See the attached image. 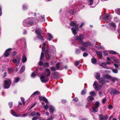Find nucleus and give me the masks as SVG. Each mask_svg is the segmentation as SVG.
Masks as SVG:
<instances>
[{"mask_svg":"<svg viewBox=\"0 0 120 120\" xmlns=\"http://www.w3.org/2000/svg\"><path fill=\"white\" fill-rule=\"evenodd\" d=\"M34 22V19L32 17H29L25 19L23 22V25L25 26L29 27L32 25Z\"/></svg>","mask_w":120,"mask_h":120,"instance_id":"1","label":"nucleus"},{"mask_svg":"<svg viewBox=\"0 0 120 120\" xmlns=\"http://www.w3.org/2000/svg\"><path fill=\"white\" fill-rule=\"evenodd\" d=\"M76 23V22L72 21L70 23V24L71 26L75 27V29L73 27L71 28L73 34L75 35L77 34V32L79 30L78 28V25Z\"/></svg>","mask_w":120,"mask_h":120,"instance_id":"2","label":"nucleus"},{"mask_svg":"<svg viewBox=\"0 0 120 120\" xmlns=\"http://www.w3.org/2000/svg\"><path fill=\"white\" fill-rule=\"evenodd\" d=\"M43 31L41 28H36L35 30V32L37 34V37L38 39H40L42 41H43L44 40V37L41 34V33Z\"/></svg>","mask_w":120,"mask_h":120,"instance_id":"3","label":"nucleus"},{"mask_svg":"<svg viewBox=\"0 0 120 120\" xmlns=\"http://www.w3.org/2000/svg\"><path fill=\"white\" fill-rule=\"evenodd\" d=\"M40 79L41 82L43 83H46L49 80L48 77L44 75H41Z\"/></svg>","mask_w":120,"mask_h":120,"instance_id":"4","label":"nucleus"},{"mask_svg":"<svg viewBox=\"0 0 120 120\" xmlns=\"http://www.w3.org/2000/svg\"><path fill=\"white\" fill-rule=\"evenodd\" d=\"M100 75L99 73H97L95 75V77L97 79L99 80V82L101 83L102 85L106 83L107 82L105 80V79L100 78Z\"/></svg>","mask_w":120,"mask_h":120,"instance_id":"5","label":"nucleus"},{"mask_svg":"<svg viewBox=\"0 0 120 120\" xmlns=\"http://www.w3.org/2000/svg\"><path fill=\"white\" fill-rule=\"evenodd\" d=\"M11 82L9 79H8L4 81V86L5 89H7L9 87Z\"/></svg>","mask_w":120,"mask_h":120,"instance_id":"6","label":"nucleus"},{"mask_svg":"<svg viewBox=\"0 0 120 120\" xmlns=\"http://www.w3.org/2000/svg\"><path fill=\"white\" fill-rule=\"evenodd\" d=\"M20 58V56L18 55L17 56L16 59H12V61L15 64L16 63L17 66H18L19 64Z\"/></svg>","mask_w":120,"mask_h":120,"instance_id":"7","label":"nucleus"},{"mask_svg":"<svg viewBox=\"0 0 120 120\" xmlns=\"http://www.w3.org/2000/svg\"><path fill=\"white\" fill-rule=\"evenodd\" d=\"M84 37V35H83L81 34L79 36H77L75 37L74 38L75 39L79 41L80 43L81 41H82Z\"/></svg>","mask_w":120,"mask_h":120,"instance_id":"8","label":"nucleus"},{"mask_svg":"<svg viewBox=\"0 0 120 120\" xmlns=\"http://www.w3.org/2000/svg\"><path fill=\"white\" fill-rule=\"evenodd\" d=\"M93 85L94 88L97 90H98L101 88V86L100 85L98 86L96 81H95Z\"/></svg>","mask_w":120,"mask_h":120,"instance_id":"9","label":"nucleus"},{"mask_svg":"<svg viewBox=\"0 0 120 120\" xmlns=\"http://www.w3.org/2000/svg\"><path fill=\"white\" fill-rule=\"evenodd\" d=\"M80 44L85 47H87L88 46H91L92 45L91 43L88 41H86L85 42H84L83 41H81L80 42Z\"/></svg>","mask_w":120,"mask_h":120,"instance_id":"10","label":"nucleus"},{"mask_svg":"<svg viewBox=\"0 0 120 120\" xmlns=\"http://www.w3.org/2000/svg\"><path fill=\"white\" fill-rule=\"evenodd\" d=\"M12 49L11 48H9L7 50L5 51L4 55L5 57H7L9 54L10 53V51Z\"/></svg>","mask_w":120,"mask_h":120,"instance_id":"11","label":"nucleus"},{"mask_svg":"<svg viewBox=\"0 0 120 120\" xmlns=\"http://www.w3.org/2000/svg\"><path fill=\"white\" fill-rule=\"evenodd\" d=\"M45 70V73L43 75L48 77L50 75V71L48 68H46Z\"/></svg>","mask_w":120,"mask_h":120,"instance_id":"12","label":"nucleus"},{"mask_svg":"<svg viewBox=\"0 0 120 120\" xmlns=\"http://www.w3.org/2000/svg\"><path fill=\"white\" fill-rule=\"evenodd\" d=\"M109 16L110 15H106L104 16H101L100 17V19L101 20L103 17L105 20H110V19H109Z\"/></svg>","mask_w":120,"mask_h":120,"instance_id":"13","label":"nucleus"},{"mask_svg":"<svg viewBox=\"0 0 120 120\" xmlns=\"http://www.w3.org/2000/svg\"><path fill=\"white\" fill-rule=\"evenodd\" d=\"M99 116L100 120H106L108 118V117L106 115L104 116L101 115H100Z\"/></svg>","mask_w":120,"mask_h":120,"instance_id":"14","label":"nucleus"},{"mask_svg":"<svg viewBox=\"0 0 120 120\" xmlns=\"http://www.w3.org/2000/svg\"><path fill=\"white\" fill-rule=\"evenodd\" d=\"M113 60L116 63H114V65L115 67V68H116L119 67V63H120V62L118 60L115 59H113Z\"/></svg>","mask_w":120,"mask_h":120,"instance_id":"15","label":"nucleus"},{"mask_svg":"<svg viewBox=\"0 0 120 120\" xmlns=\"http://www.w3.org/2000/svg\"><path fill=\"white\" fill-rule=\"evenodd\" d=\"M55 110V109L54 107L52 105H50L49 106V112L50 114L52 115L53 112Z\"/></svg>","mask_w":120,"mask_h":120,"instance_id":"16","label":"nucleus"},{"mask_svg":"<svg viewBox=\"0 0 120 120\" xmlns=\"http://www.w3.org/2000/svg\"><path fill=\"white\" fill-rule=\"evenodd\" d=\"M11 112L12 115L14 116L18 117L20 116L21 115L17 114L15 112L13 109H11Z\"/></svg>","mask_w":120,"mask_h":120,"instance_id":"17","label":"nucleus"},{"mask_svg":"<svg viewBox=\"0 0 120 120\" xmlns=\"http://www.w3.org/2000/svg\"><path fill=\"white\" fill-rule=\"evenodd\" d=\"M47 39L49 41H50L53 38V37L52 35L49 33H47Z\"/></svg>","mask_w":120,"mask_h":120,"instance_id":"18","label":"nucleus"},{"mask_svg":"<svg viewBox=\"0 0 120 120\" xmlns=\"http://www.w3.org/2000/svg\"><path fill=\"white\" fill-rule=\"evenodd\" d=\"M50 50H51V52L53 53H55L56 52V49L53 45L50 46Z\"/></svg>","mask_w":120,"mask_h":120,"instance_id":"19","label":"nucleus"},{"mask_svg":"<svg viewBox=\"0 0 120 120\" xmlns=\"http://www.w3.org/2000/svg\"><path fill=\"white\" fill-rule=\"evenodd\" d=\"M45 53L46 58L48 59H49L50 58V56L49 54L48 51L47 50H46L45 51Z\"/></svg>","mask_w":120,"mask_h":120,"instance_id":"20","label":"nucleus"},{"mask_svg":"<svg viewBox=\"0 0 120 120\" xmlns=\"http://www.w3.org/2000/svg\"><path fill=\"white\" fill-rule=\"evenodd\" d=\"M39 99L40 101H43L46 103H48V102L47 100L45 98V97L42 96L40 97Z\"/></svg>","mask_w":120,"mask_h":120,"instance_id":"21","label":"nucleus"},{"mask_svg":"<svg viewBox=\"0 0 120 120\" xmlns=\"http://www.w3.org/2000/svg\"><path fill=\"white\" fill-rule=\"evenodd\" d=\"M97 54L99 56L100 58H102V57L101 52L98 51L96 52Z\"/></svg>","mask_w":120,"mask_h":120,"instance_id":"22","label":"nucleus"},{"mask_svg":"<svg viewBox=\"0 0 120 120\" xmlns=\"http://www.w3.org/2000/svg\"><path fill=\"white\" fill-rule=\"evenodd\" d=\"M96 47L97 49H104V47L102 46L101 47L100 45L99 44H96Z\"/></svg>","mask_w":120,"mask_h":120,"instance_id":"23","label":"nucleus"},{"mask_svg":"<svg viewBox=\"0 0 120 120\" xmlns=\"http://www.w3.org/2000/svg\"><path fill=\"white\" fill-rule=\"evenodd\" d=\"M106 64L105 63H103L101 64V66L104 68L106 69H109V68L106 66Z\"/></svg>","mask_w":120,"mask_h":120,"instance_id":"24","label":"nucleus"},{"mask_svg":"<svg viewBox=\"0 0 120 120\" xmlns=\"http://www.w3.org/2000/svg\"><path fill=\"white\" fill-rule=\"evenodd\" d=\"M19 80V78L18 77L15 78L13 81L14 83H17L18 82Z\"/></svg>","mask_w":120,"mask_h":120,"instance_id":"25","label":"nucleus"},{"mask_svg":"<svg viewBox=\"0 0 120 120\" xmlns=\"http://www.w3.org/2000/svg\"><path fill=\"white\" fill-rule=\"evenodd\" d=\"M26 60L27 58L26 57L25 55H23L22 57V62L23 63H24L26 62Z\"/></svg>","mask_w":120,"mask_h":120,"instance_id":"26","label":"nucleus"},{"mask_svg":"<svg viewBox=\"0 0 120 120\" xmlns=\"http://www.w3.org/2000/svg\"><path fill=\"white\" fill-rule=\"evenodd\" d=\"M25 69V66H22L20 69V71L19 72V73L21 74L23 73Z\"/></svg>","mask_w":120,"mask_h":120,"instance_id":"27","label":"nucleus"},{"mask_svg":"<svg viewBox=\"0 0 120 120\" xmlns=\"http://www.w3.org/2000/svg\"><path fill=\"white\" fill-rule=\"evenodd\" d=\"M111 93H112L114 94H117L119 93V92L116 90H113L111 91Z\"/></svg>","mask_w":120,"mask_h":120,"instance_id":"28","label":"nucleus"},{"mask_svg":"<svg viewBox=\"0 0 120 120\" xmlns=\"http://www.w3.org/2000/svg\"><path fill=\"white\" fill-rule=\"evenodd\" d=\"M60 63H57L56 65V69L59 70H60L61 69V68L60 67Z\"/></svg>","mask_w":120,"mask_h":120,"instance_id":"29","label":"nucleus"},{"mask_svg":"<svg viewBox=\"0 0 120 120\" xmlns=\"http://www.w3.org/2000/svg\"><path fill=\"white\" fill-rule=\"evenodd\" d=\"M39 94V92L38 91H36L34 92L31 95L32 96H35L37 94Z\"/></svg>","mask_w":120,"mask_h":120,"instance_id":"30","label":"nucleus"},{"mask_svg":"<svg viewBox=\"0 0 120 120\" xmlns=\"http://www.w3.org/2000/svg\"><path fill=\"white\" fill-rule=\"evenodd\" d=\"M53 75L55 79H56L58 78L59 76L57 73L54 72L53 73Z\"/></svg>","mask_w":120,"mask_h":120,"instance_id":"31","label":"nucleus"},{"mask_svg":"<svg viewBox=\"0 0 120 120\" xmlns=\"http://www.w3.org/2000/svg\"><path fill=\"white\" fill-rule=\"evenodd\" d=\"M98 94L99 97H102L105 95V94L104 93L101 91L98 92Z\"/></svg>","mask_w":120,"mask_h":120,"instance_id":"32","label":"nucleus"},{"mask_svg":"<svg viewBox=\"0 0 120 120\" xmlns=\"http://www.w3.org/2000/svg\"><path fill=\"white\" fill-rule=\"evenodd\" d=\"M49 66V64L47 62H46L43 64V66L44 68H46L48 67Z\"/></svg>","mask_w":120,"mask_h":120,"instance_id":"33","label":"nucleus"},{"mask_svg":"<svg viewBox=\"0 0 120 120\" xmlns=\"http://www.w3.org/2000/svg\"><path fill=\"white\" fill-rule=\"evenodd\" d=\"M98 108L96 107H93L92 109L93 111V112H97L98 110Z\"/></svg>","mask_w":120,"mask_h":120,"instance_id":"34","label":"nucleus"},{"mask_svg":"<svg viewBox=\"0 0 120 120\" xmlns=\"http://www.w3.org/2000/svg\"><path fill=\"white\" fill-rule=\"evenodd\" d=\"M18 104H19V105H18L19 108L17 109V111H21L22 110H20V109H19V108H20V106L22 105V104L21 103V102L20 101H19Z\"/></svg>","mask_w":120,"mask_h":120,"instance_id":"35","label":"nucleus"},{"mask_svg":"<svg viewBox=\"0 0 120 120\" xmlns=\"http://www.w3.org/2000/svg\"><path fill=\"white\" fill-rule=\"evenodd\" d=\"M27 6L26 4H24L23 6L22 9L24 10H26L27 8Z\"/></svg>","mask_w":120,"mask_h":120,"instance_id":"36","label":"nucleus"},{"mask_svg":"<svg viewBox=\"0 0 120 120\" xmlns=\"http://www.w3.org/2000/svg\"><path fill=\"white\" fill-rule=\"evenodd\" d=\"M99 103L98 101H97L96 102L95 104L94 105L96 107L98 108V107L99 106Z\"/></svg>","mask_w":120,"mask_h":120,"instance_id":"37","label":"nucleus"},{"mask_svg":"<svg viewBox=\"0 0 120 120\" xmlns=\"http://www.w3.org/2000/svg\"><path fill=\"white\" fill-rule=\"evenodd\" d=\"M109 25L110 26H112L114 28H115L116 27L115 25L113 23H109Z\"/></svg>","mask_w":120,"mask_h":120,"instance_id":"38","label":"nucleus"},{"mask_svg":"<svg viewBox=\"0 0 120 120\" xmlns=\"http://www.w3.org/2000/svg\"><path fill=\"white\" fill-rule=\"evenodd\" d=\"M105 78H104V79H105V80L106 81H107V82H108V81H106V80H105V78H106V79H110L111 78V76L109 75H106L105 76Z\"/></svg>","mask_w":120,"mask_h":120,"instance_id":"39","label":"nucleus"},{"mask_svg":"<svg viewBox=\"0 0 120 120\" xmlns=\"http://www.w3.org/2000/svg\"><path fill=\"white\" fill-rule=\"evenodd\" d=\"M116 13L118 15H120V9L118 8L116 10Z\"/></svg>","mask_w":120,"mask_h":120,"instance_id":"40","label":"nucleus"},{"mask_svg":"<svg viewBox=\"0 0 120 120\" xmlns=\"http://www.w3.org/2000/svg\"><path fill=\"white\" fill-rule=\"evenodd\" d=\"M93 0H89L88 1V4L90 5H91L93 3Z\"/></svg>","mask_w":120,"mask_h":120,"instance_id":"41","label":"nucleus"},{"mask_svg":"<svg viewBox=\"0 0 120 120\" xmlns=\"http://www.w3.org/2000/svg\"><path fill=\"white\" fill-rule=\"evenodd\" d=\"M12 68H8V73L9 74H10L11 73L12 71Z\"/></svg>","mask_w":120,"mask_h":120,"instance_id":"42","label":"nucleus"},{"mask_svg":"<svg viewBox=\"0 0 120 120\" xmlns=\"http://www.w3.org/2000/svg\"><path fill=\"white\" fill-rule=\"evenodd\" d=\"M91 61L93 64H95L96 63L97 60L95 58H92L91 59Z\"/></svg>","mask_w":120,"mask_h":120,"instance_id":"43","label":"nucleus"},{"mask_svg":"<svg viewBox=\"0 0 120 120\" xmlns=\"http://www.w3.org/2000/svg\"><path fill=\"white\" fill-rule=\"evenodd\" d=\"M90 95L91 96H96V93L94 92H90Z\"/></svg>","mask_w":120,"mask_h":120,"instance_id":"44","label":"nucleus"},{"mask_svg":"<svg viewBox=\"0 0 120 120\" xmlns=\"http://www.w3.org/2000/svg\"><path fill=\"white\" fill-rule=\"evenodd\" d=\"M35 115L36 113L35 112L33 111L30 114V116H33Z\"/></svg>","mask_w":120,"mask_h":120,"instance_id":"45","label":"nucleus"},{"mask_svg":"<svg viewBox=\"0 0 120 120\" xmlns=\"http://www.w3.org/2000/svg\"><path fill=\"white\" fill-rule=\"evenodd\" d=\"M36 74L34 72L32 73L31 76L32 77L34 78L36 76Z\"/></svg>","mask_w":120,"mask_h":120,"instance_id":"46","label":"nucleus"},{"mask_svg":"<svg viewBox=\"0 0 120 120\" xmlns=\"http://www.w3.org/2000/svg\"><path fill=\"white\" fill-rule=\"evenodd\" d=\"M45 43L44 42L43 44V47L42 48V51H43L45 50Z\"/></svg>","mask_w":120,"mask_h":120,"instance_id":"47","label":"nucleus"},{"mask_svg":"<svg viewBox=\"0 0 120 120\" xmlns=\"http://www.w3.org/2000/svg\"><path fill=\"white\" fill-rule=\"evenodd\" d=\"M44 54L42 52H41V56L40 58V59L41 60L44 57Z\"/></svg>","mask_w":120,"mask_h":120,"instance_id":"48","label":"nucleus"},{"mask_svg":"<svg viewBox=\"0 0 120 120\" xmlns=\"http://www.w3.org/2000/svg\"><path fill=\"white\" fill-rule=\"evenodd\" d=\"M86 90L85 89H84L82 90L81 93L83 95H84L86 94Z\"/></svg>","mask_w":120,"mask_h":120,"instance_id":"49","label":"nucleus"},{"mask_svg":"<svg viewBox=\"0 0 120 120\" xmlns=\"http://www.w3.org/2000/svg\"><path fill=\"white\" fill-rule=\"evenodd\" d=\"M89 101H92L94 99L91 96H90L88 98Z\"/></svg>","mask_w":120,"mask_h":120,"instance_id":"50","label":"nucleus"},{"mask_svg":"<svg viewBox=\"0 0 120 120\" xmlns=\"http://www.w3.org/2000/svg\"><path fill=\"white\" fill-rule=\"evenodd\" d=\"M79 61H76L75 63V65L77 67H78L79 66Z\"/></svg>","mask_w":120,"mask_h":120,"instance_id":"51","label":"nucleus"},{"mask_svg":"<svg viewBox=\"0 0 120 120\" xmlns=\"http://www.w3.org/2000/svg\"><path fill=\"white\" fill-rule=\"evenodd\" d=\"M54 118V116L52 115L49 118L47 119V120H52Z\"/></svg>","mask_w":120,"mask_h":120,"instance_id":"52","label":"nucleus"},{"mask_svg":"<svg viewBox=\"0 0 120 120\" xmlns=\"http://www.w3.org/2000/svg\"><path fill=\"white\" fill-rule=\"evenodd\" d=\"M112 71L113 72L115 73H117L118 72V71L116 69H112Z\"/></svg>","mask_w":120,"mask_h":120,"instance_id":"53","label":"nucleus"},{"mask_svg":"<svg viewBox=\"0 0 120 120\" xmlns=\"http://www.w3.org/2000/svg\"><path fill=\"white\" fill-rule=\"evenodd\" d=\"M50 69L52 71H54L56 70V68L54 67H51L50 68Z\"/></svg>","mask_w":120,"mask_h":120,"instance_id":"54","label":"nucleus"},{"mask_svg":"<svg viewBox=\"0 0 120 120\" xmlns=\"http://www.w3.org/2000/svg\"><path fill=\"white\" fill-rule=\"evenodd\" d=\"M110 52L111 53L113 54H116V52L113 50L110 51Z\"/></svg>","mask_w":120,"mask_h":120,"instance_id":"55","label":"nucleus"},{"mask_svg":"<svg viewBox=\"0 0 120 120\" xmlns=\"http://www.w3.org/2000/svg\"><path fill=\"white\" fill-rule=\"evenodd\" d=\"M61 101L62 103L64 104L66 102L67 100L65 99H62Z\"/></svg>","mask_w":120,"mask_h":120,"instance_id":"56","label":"nucleus"},{"mask_svg":"<svg viewBox=\"0 0 120 120\" xmlns=\"http://www.w3.org/2000/svg\"><path fill=\"white\" fill-rule=\"evenodd\" d=\"M8 105L9 106L10 108H11L12 106V102H10L8 103Z\"/></svg>","mask_w":120,"mask_h":120,"instance_id":"57","label":"nucleus"},{"mask_svg":"<svg viewBox=\"0 0 120 120\" xmlns=\"http://www.w3.org/2000/svg\"><path fill=\"white\" fill-rule=\"evenodd\" d=\"M83 56L84 57H86L88 55V54L86 52H84L83 55Z\"/></svg>","mask_w":120,"mask_h":120,"instance_id":"58","label":"nucleus"},{"mask_svg":"<svg viewBox=\"0 0 120 120\" xmlns=\"http://www.w3.org/2000/svg\"><path fill=\"white\" fill-rule=\"evenodd\" d=\"M113 108V107L112 105H110L108 106V109H112Z\"/></svg>","mask_w":120,"mask_h":120,"instance_id":"59","label":"nucleus"},{"mask_svg":"<svg viewBox=\"0 0 120 120\" xmlns=\"http://www.w3.org/2000/svg\"><path fill=\"white\" fill-rule=\"evenodd\" d=\"M81 49L82 51H84L86 50V48H85L84 47H82L80 48Z\"/></svg>","mask_w":120,"mask_h":120,"instance_id":"60","label":"nucleus"},{"mask_svg":"<svg viewBox=\"0 0 120 120\" xmlns=\"http://www.w3.org/2000/svg\"><path fill=\"white\" fill-rule=\"evenodd\" d=\"M112 81L113 82H114V81L116 80H118L117 79L115 78H113L111 79Z\"/></svg>","mask_w":120,"mask_h":120,"instance_id":"61","label":"nucleus"},{"mask_svg":"<svg viewBox=\"0 0 120 120\" xmlns=\"http://www.w3.org/2000/svg\"><path fill=\"white\" fill-rule=\"evenodd\" d=\"M43 62L41 61H40L38 63V64L40 66L43 65Z\"/></svg>","mask_w":120,"mask_h":120,"instance_id":"62","label":"nucleus"},{"mask_svg":"<svg viewBox=\"0 0 120 120\" xmlns=\"http://www.w3.org/2000/svg\"><path fill=\"white\" fill-rule=\"evenodd\" d=\"M80 52V51L78 49H76V53L77 54L79 53Z\"/></svg>","mask_w":120,"mask_h":120,"instance_id":"63","label":"nucleus"},{"mask_svg":"<svg viewBox=\"0 0 120 120\" xmlns=\"http://www.w3.org/2000/svg\"><path fill=\"white\" fill-rule=\"evenodd\" d=\"M48 106L47 104L44 106V108L45 110H47L48 109Z\"/></svg>","mask_w":120,"mask_h":120,"instance_id":"64","label":"nucleus"}]
</instances>
